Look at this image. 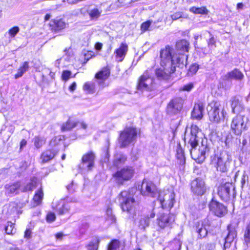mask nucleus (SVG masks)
I'll return each instance as SVG.
<instances>
[{
  "mask_svg": "<svg viewBox=\"0 0 250 250\" xmlns=\"http://www.w3.org/2000/svg\"><path fill=\"white\" fill-rule=\"evenodd\" d=\"M160 58L161 67L152 69L153 72L159 80H167L174 72L176 67L183 68L187 64L188 55L176 53L172 47L167 45L161 50Z\"/></svg>",
  "mask_w": 250,
  "mask_h": 250,
  "instance_id": "f257e3e1",
  "label": "nucleus"
},
{
  "mask_svg": "<svg viewBox=\"0 0 250 250\" xmlns=\"http://www.w3.org/2000/svg\"><path fill=\"white\" fill-rule=\"evenodd\" d=\"M199 128L196 125H192L191 126L190 134L185 139V141L188 145L190 146V152L191 158L199 164L202 163L205 159V154L207 148L206 146L202 145L198 149L196 147L198 145L197 134L199 132Z\"/></svg>",
  "mask_w": 250,
  "mask_h": 250,
  "instance_id": "f03ea898",
  "label": "nucleus"
},
{
  "mask_svg": "<svg viewBox=\"0 0 250 250\" xmlns=\"http://www.w3.org/2000/svg\"><path fill=\"white\" fill-rule=\"evenodd\" d=\"M119 201L124 211L127 212L133 217L136 215V207L138 202L133 198L132 194L128 191H123L119 195Z\"/></svg>",
  "mask_w": 250,
  "mask_h": 250,
  "instance_id": "7ed1b4c3",
  "label": "nucleus"
},
{
  "mask_svg": "<svg viewBox=\"0 0 250 250\" xmlns=\"http://www.w3.org/2000/svg\"><path fill=\"white\" fill-rule=\"evenodd\" d=\"M163 208H171L175 202V194L172 190L160 191L156 197Z\"/></svg>",
  "mask_w": 250,
  "mask_h": 250,
  "instance_id": "20e7f679",
  "label": "nucleus"
},
{
  "mask_svg": "<svg viewBox=\"0 0 250 250\" xmlns=\"http://www.w3.org/2000/svg\"><path fill=\"white\" fill-rule=\"evenodd\" d=\"M152 69L147 70L140 77L138 87L139 89L151 90L153 88V78Z\"/></svg>",
  "mask_w": 250,
  "mask_h": 250,
  "instance_id": "39448f33",
  "label": "nucleus"
},
{
  "mask_svg": "<svg viewBox=\"0 0 250 250\" xmlns=\"http://www.w3.org/2000/svg\"><path fill=\"white\" fill-rule=\"evenodd\" d=\"M137 131L136 128L128 127L121 133L119 141L122 147H125L133 142L136 138Z\"/></svg>",
  "mask_w": 250,
  "mask_h": 250,
  "instance_id": "423d86ee",
  "label": "nucleus"
},
{
  "mask_svg": "<svg viewBox=\"0 0 250 250\" xmlns=\"http://www.w3.org/2000/svg\"><path fill=\"white\" fill-rule=\"evenodd\" d=\"M95 159L96 155L93 151H90L86 153L82 158L81 168L83 171H91L94 167Z\"/></svg>",
  "mask_w": 250,
  "mask_h": 250,
  "instance_id": "0eeeda50",
  "label": "nucleus"
},
{
  "mask_svg": "<svg viewBox=\"0 0 250 250\" xmlns=\"http://www.w3.org/2000/svg\"><path fill=\"white\" fill-rule=\"evenodd\" d=\"M174 221V215L170 213L160 214L157 219V225L161 229H171Z\"/></svg>",
  "mask_w": 250,
  "mask_h": 250,
  "instance_id": "6e6552de",
  "label": "nucleus"
},
{
  "mask_svg": "<svg viewBox=\"0 0 250 250\" xmlns=\"http://www.w3.org/2000/svg\"><path fill=\"white\" fill-rule=\"evenodd\" d=\"M141 192L143 196L156 198L159 192L152 182L145 179L141 185Z\"/></svg>",
  "mask_w": 250,
  "mask_h": 250,
  "instance_id": "1a4fd4ad",
  "label": "nucleus"
},
{
  "mask_svg": "<svg viewBox=\"0 0 250 250\" xmlns=\"http://www.w3.org/2000/svg\"><path fill=\"white\" fill-rule=\"evenodd\" d=\"M134 173V169L132 167H126L117 171L114 176L117 183L122 185L125 181L130 180L133 177Z\"/></svg>",
  "mask_w": 250,
  "mask_h": 250,
  "instance_id": "9d476101",
  "label": "nucleus"
},
{
  "mask_svg": "<svg viewBox=\"0 0 250 250\" xmlns=\"http://www.w3.org/2000/svg\"><path fill=\"white\" fill-rule=\"evenodd\" d=\"M184 101L181 98L171 100L167 106V112L170 115L178 114L182 109Z\"/></svg>",
  "mask_w": 250,
  "mask_h": 250,
  "instance_id": "9b49d317",
  "label": "nucleus"
},
{
  "mask_svg": "<svg viewBox=\"0 0 250 250\" xmlns=\"http://www.w3.org/2000/svg\"><path fill=\"white\" fill-rule=\"evenodd\" d=\"M207 110L209 120L217 123L219 121V103L214 101L210 102L207 107Z\"/></svg>",
  "mask_w": 250,
  "mask_h": 250,
  "instance_id": "f8f14e48",
  "label": "nucleus"
},
{
  "mask_svg": "<svg viewBox=\"0 0 250 250\" xmlns=\"http://www.w3.org/2000/svg\"><path fill=\"white\" fill-rule=\"evenodd\" d=\"M246 125L244 124V117L241 115H238L233 118L231 128L236 135L240 134L242 131L245 128Z\"/></svg>",
  "mask_w": 250,
  "mask_h": 250,
  "instance_id": "ddd939ff",
  "label": "nucleus"
},
{
  "mask_svg": "<svg viewBox=\"0 0 250 250\" xmlns=\"http://www.w3.org/2000/svg\"><path fill=\"white\" fill-rule=\"evenodd\" d=\"M191 188L192 192L198 195H202L206 190L204 181L199 178H196L192 181Z\"/></svg>",
  "mask_w": 250,
  "mask_h": 250,
  "instance_id": "4468645a",
  "label": "nucleus"
},
{
  "mask_svg": "<svg viewBox=\"0 0 250 250\" xmlns=\"http://www.w3.org/2000/svg\"><path fill=\"white\" fill-rule=\"evenodd\" d=\"M219 195V187H215L212 193V198L209 204L210 211L216 216H219V203L217 196Z\"/></svg>",
  "mask_w": 250,
  "mask_h": 250,
  "instance_id": "2eb2a0df",
  "label": "nucleus"
},
{
  "mask_svg": "<svg viewBox=\"0 0 250 250\" xmlns=\"http://www.w3.org/2000/svg\"><path fill=\"white\" fill-rule=\"evenodd\" d=\"M243 73L237 68H235L230 72H228L225 75L222 76V79L224 81L229 82L233 79L236 81H241L244 78Z\"/></svg>",
  "mask_w": 250,
  "mask_h": 250,
  "instance_id": "dca6fc26",
  "label": "nucleus"
},
{
  "mask_svg": "<svg viewBox=\"0 0 250 250\" xmlns=\"http://www.w3.org/2000/svg\"><path fill=\"white\" fill-rule=\"evenodd\" d=\"M68 24L62 19H56L52 20L50 26L52 31L58 33L64 29Z\"/></svg>",
  "mask_w": 250,
  "mask_h": 250,
  "instance_id": "f3484780",
  "label": "nucleus"
},
{
  "mask_svg": "<svg viewBox=\"0 0 250 250\" xmlns=\"http://www.w3.org/2000/svg\"><path fill=\"white\" fill-rule=\"evenodd\" d=\"M52 208L60 215L64 214L68 212L70 208L68 204L66 203L64 200H61L57 203L53 202Z\"/></svg>",
  "mask_w": 250,
  "mask_h": 250,
  "instance_id": "a211bd4d",
  "label": "nucleus"
},
{
  "mask_svg": "<svg viewBox=\"0 0 250 250\" xmlns=\"http://www.w3.org/2000/svg\"><path fill=\"white\" fill-rule=\"evenodd\" d=\"M128 51V45L125 43H122L120 47L114 51L116 61L121 62L124 59Z\"/></svg>",
  "mask_w": 250,
  "mask_h": 250,
  "instance_id": "6ab92c4d",
  "label": "nucleus"
},
{
  "mask_svg": "<svg viewBox=\"0 0 250 250\" xmlns=\"http://www.w3.org/2000/svg\"><path fill=\"white\" fill-rule=\"evenodd\" d=\"M110 75L109 69L106 67H104L101 70L97 72L95 78L98 80L99 84L102 87H104V81L106 80Z\"/></svg>",
  "mask_w": 250,
  "mask_h": 250,
  "instance_id": "aec40b11",
  "label": "nucleus"
},
{
  "mask_svg": "<svg viewBox=\"0 0 250 250\" xmlns=\"http://www.w3.org/2000/svg\"><path fill=\"white\" fill-rule=\"evenodd\" d=\"M102 10L97 8L90 9L88 7H84L81 9V13L84 14L88 12L91 20H97L101 15Z\"/></svg>",
  "mask_w": 250,
  "mask_h": 250,
  "instance_id": "412c9836",
  "label": "nucleus"
},
{
  "mask_svg": "<svg viewBox=\"0 0 250 250\" xmlns=\"http://www.w3.org/2000/svg\"><path fill=\"white\" fill-rule=\"evenodd\" d=\"M204 106V104L202 103L195 104L191 113L192 117L197 120L201 119L203 117Z\"/></svg>",
  "mask_w": 250,
  "mask_h": 250,
  "instance_id": "4be33fe9",
  "label": "nucleus"
},
{
  "mask_svg": "<svg viewBox=\"0 0 250 250\" xmlns=\"http://www.w3.org/2000/svg\"><path fill=\"white\" fill-rule=\"evenodd\" d=\"M229 231L228 234L225 238V243L224 244L225 248L229 246L230 243L233 240L236 236V231L235 229L231 227V225L228 226Z\"/></svg>",
  "mask_w": 250,
  "mask_h": 250,
  "instance_id": "5701e85b",
  "label": "nucleus"
},
{
  "mask_svg": "<svg viewBox=\"0 0 250 250\" xmlns=\"http://www.w3.org/2000/svg\"><path fill=\"white\" fill-rule=\"evenodd\" d=\"M79 123V121L73 118H69L67 121L62 126V131H68L75 127Z\"/></svg>",
  "mask_w": 250,
  "mask_h": 250,
  "instance_id": "b1692460",
  "label": "nucleus"
},
{
  "mask_svg": "<svg viewBox=\"0 0 250 250\" xmlns=\"http://www.w3.org/2000/svg\"><path fill=\"white\" fill-rule=\"evenodd\" d=\"M126 160V157L122 153H117L114 155L113 162L114 167H118L125 164Z\"/></svg>",
  "mask_w": 250,
  "mask_h": 250,
  "instance_id": "393cba45",
  "label": "nucleus"
},
{
  "mask_svg": "<svg viewBox=\"0 0 250 250\" xmlns=\"http://www.w3.org/2000/svg\"><path fill=\"white\" fill-rule=\"evenodd\" d=\"M21 185L20 182H16L11 185H6L5 186L6 193L8 194L14 193L18 194L19 191L21 190Z\"/></svg>",
  "mask_w": 250,
  "mask_h": 250,
  "instance_id": "a878e982",
  "label": "nucleus"
},
{
  "mask_svg": "<svg viewBox=\"0 0 250 250\" xmlns=\"http://www.w3.org/2000/svg\"><path fill=\"white\" fill-rule=\"evenodd\" d=\"M210 166L211 168H214L218 171L219 166V152L218 150H214L213 154L210 156Z\"/></svg>",
  "mask_w": 250,
  "mask_h": 250,
  "instance_id": "bb28decb",
  "label": "nucleus"
},
{
  "mask_svg": "<svg viewBox=\"0 0 250 250\" xmlns=\"http://www.w3.org/2000/svg\"><path fill=\"white\" fill-rule=\"evenodd\" d=\"M56 151L55 150H47L44 151L42 155L41 159L43 163H46L52 159L56 154Z\"/></svg>",
  "mask_w": 250,
  "mask_h": 250,
  "instance_id": "cd10ccee",
  "label": "nucleus"
},
{
  "mask_svg": "<svg viewBox=\"0 0 250 250\" xmlns=\"http://www.w3.org/2000/svg\"><path fill=\"white\" fill-rule=\"evenodd\" d=\"M231 107L234 113H238L244 109V106L241 101L236 98H234L231 103Z\"/></svg>",
  "mask_w": 250,
  "mask_h": 250,
  "instance_id": "c85d7f7f",
  "label": "nucleus"
},
{
  "mask_svg": "<svg viewBox=\"0 0 250 250\" xmlns=\"http://www.w3.org/2000/svg\"><path fill=\"white\" fill-rule=\"evenodd\" d=\"M189 43L185 40H182L178 41L176 43V48L178 51L183 52H188L189 48Z\"/></svg>",
  "mask_w": 250,
  "mask_h": 250,
  "instance_id": "c756f323",
  "label": "nucleus"
},
{
  "mask_svg": "<svg viewBox=\"0 0 250 250\" xmlns=\"http://www.w3.org/2000/svg\"><path fill=\"white\" fill-rule=\"evenodd\" d=\"M38 179L37 178L34 177L31 180V182L27 184L23 188H21V192H26L27 191H31L34 189L37 186Z\"/></svg>",
  "mask_w": 250,
  "mask_h": 250,
  "instance_id": "7c9ffc66",
  "label": "nucleus"
},
{
  "mask_svg": "<svg viewBox=\"0 0 250 250\" xmlns=\"http://www.w3.org/2000/svg\"><path fill=\"white\" fill-rule=\"evenodd\" d=\"M29 66L28 62H24L22 65L18 69V73L15 75V78L18 79L21 77L23 74L29 69Z\"/></svg>",
  "mask_w": 250,
  "mask_h": 250,
  "instance_id": "2f4dec72",
  "label": "nucleus"
},
{
  "mask_svg": "<svg viewBox=\"0 0 250 250\" xmlns=\"http://www.w3.org/2000/svg\"><path fill=\"white\" fill-rule=\"evenodd\" d=\"M43 197V193L42 189L41 188L35 194L33 197V201L34 202V206L39 205L42 200Z\"/></svg>",
  "mask_w": 250,
  "mask_h": 250,
  "instance_id": "473e14b6",
  "label": "nucleus"
},
{
  "mask_svg": "<svg viewBox=\"0 0 250 250\" xmlns=\"http://www.w3.org/2000/svg\"><path fill=\"white\" fill-rule=\"evenodd\" d=\"M189 11L195 14H207L208 10L205 7H196L193 6L189 9Z\"/></svg>",
  "mask_w": 250,
  "mask_h": 250,
  "instance_id": "72a5a7b5",
  "label": "nucleus"
},
{
  "mask_svg": "<svg viewBox=\"0 0 250 250\" xmlns=\"http://www.w3.org/2000/svg\"><path fill=\"white\" fill-rule=\"evenodd\" d=\"M45 142L43 137L41 136H36L34 138V145L36 148H39L42 147Z\"/></svg>",
  "mask_w": 250,
  "mask_h": 250,
  "instance_id": "f704fd0d",
  "label": "nucleus"
},
{
  "mask_svg": "<svg viewBox=\"0 0 250 250\" xmlns=\"http://www.w3.org/2000/svg\"><path fill=\"white\" fill-rule=\"evenodd\" d=\"M106 221L108 222L109 223H113L116 221V218L114 215L112 214V211L111 208H108L106 211Z\"/></svg>",
  "mask_w": 250,
  "mask_h": 250,
  "instance_id": "c9c22d12",
  "label": "nucleus"
},
{
  "mask_svg": "<svg viewBox=\"0 0 250 250\" xmlns=\"http://www.w3.org/2000/svg\"><path fill=\"white\" fill-rule=\"evenodd\" d=\"M227 185H229V183H226L225 184V186L222 187L221 188V192H222L224 190L225 192V197H221V198L223 200H225L226 201H227L229 198V191H230L229 188L227 186Z\"/></svg>",
  "mask_w": 250,
  "mask_h": 250,
  "instance_id": "e433bc0d",
  "label": "nucleus"
},
{
  "mask_svg": "<svg viewBox=\"0 0 250 250\" xmlns=\"http://www.w3.org/2000/svg\"><path fill=\"white\" fill-rule=\"evenodd\" d=\"M149 222L150 221L148 218L144 217L140 220L139 227L141 229H145L146 227L149 226Z\"/></svg>",
  "mask_w": 250,
  "mask_h": 250,
  "instance_id": "4c0bfd02",
  "label": "nucleus"
},
{
  "mask_svg": "<svg viewBox=\"0 0 250 250\" xmlns=\"http://www.w3.org/2000/svg\"><path fill=\"white\" fill-rule=\"evenodd\" d=\"M83 90L88 93H93L94 89V84L93 83L87 82L83 85Z\"/></svg>",
  "mask_w": 250,
  "mask_h": 250,
  "instance_id": "58836bf2",
  "label": "nucleus"
},
{
  "mask_svg": "<svg viewBox=\"0 0 250 250\" xmlns=\"http://www.w3.org/2000/svg\"><path fill=\"white\" fill-rule=\"evenodd\" d=\"M209 138L213 144L219 143V136L216 131H212L209 134Z\"/></svg>",
  "mask_w": 250,
  "mask_h": 250,
  "instance_id": "ea45409f",
  "label": "nucleus"
},
{
  "mask_svg": "<svg viewBox=\"0 0 250 250\" xmlns=\"http://www.w3.org/2000/svg\"><path fill=\"white\" fill-rule=\"evenodd\" d=\"M5 232L8 234H12L15 232V229H14V224L11 222H8L7 226L5 228Z\"/></svg>",
  "mask_w": 250,
  "mask_h": 250,
  "instance_id": "a19ab883",
  "label": "nucleus"
},
{
  "mask_svg": "<svg viewBox=\"0 0 250 250\" xmlns=\"http://www.w3.org/2000/svg\"><path fill=\"white\" fill-rule=\"evenodd\" d=\"M120 242L116 240H112L109 244L107 250H117L119 248Z\"/></svg>",
  "mask_w": 250,
  "mask_h": 250,
  "instance_id": "79ce46f5",
  "label": "nucleus"
},
{
  "mask_svg": "<svg viewBox=\"0 0 250 250\" xmlns=\"http://www.w3.org/2000/svg\"><path fill=\"white\" fill-rule=\"evenodd\" d=\"M244 239L245 242L247 244L250 243V222L246 227L244 233Z\"/></svg>",
  "mask_w": 250,
  "mask_h": 250,
  "instance_id": "37998d69",
  "label": "nucleus"
},
{
  "mask_svg": "<svg viewBox=\"0 0 250 250\" xmlns=\"http://www.w3.org/2000/svg\"><path fill=\"white\" fill-rule=\"evenodd\" d=\"M199 69V65L197 63L192 64L189 67L188 74L189 76H192L195 74Z\"/></svg>",
  "mask_w": 250,
  "mask_h": 250,
  "instance_id": "c03bdc74",
  "label": "nucleus"
},
{
  "mask_svg": "<svg viewBox=\"0 0 250 250\" xmlns=\"http://www.w3.org/2000/svg\"><path fill=\"white\" fill-rule=\"evenodd\" d=\"M177 157L178 159L180 160L181 163L185 161L184 152L181 148H178L177 149Z\"/></svg>",
  "mask_w": 250,
  "mask_h": 250,
  "instance_id": "a18cd8bd",
  "label": "nucleus"
},
{
  "mask_svg": "<svg viewBox=\"0 0 250 250\" xmlns=\"http://www.w3.org/2000/svg\"><path fill=\"white\" fill-rule=\"evenodd\" d=\"M197 232L200 238L205 237L208 233L206 229L203 226L197 230Z\"/></svg>",
  "mask_w": 250,
  "mask_h": 250,
  "instance_id": "49530a36",
  "label": "nucleus"
},
{
  "mask_svg": "<svg viewBox=\"0 0 250 250\" xmlns=\"http://www.w3.org/2000/svg\"><path fill=\"white\" fill-rule=\"evenodd\" d=\"M172 21L177 20L180 18H186L182 12H177L170 15Z\"/></svg>",
  "mask_w": 250,
  "mask_h": 250,
  "instance_id": "de8ad7c7",
  "label": "nucleus"
},
{
  "mask_svg": "<svg viewBox=\"0 0 250 250\" xmlns=\"http://www.w3.org/2000/svg\"><path fill=\"white\" fill-rule=\"evenodd\" d=\"M19 31V27L14 26L9 30L8 33L11 37H14Z\"/></svg>",
  "mask_w": 250,
  "mask_h": 250,
  "instance_id": "09e8293b",
  "label": "nucleus"
},
{
  "mask_svg": "<svg viewBox=\"0 0 250 250\" xmlns=\"http://www.w3.org/2000/svg\"><path fill=\"white\" fill-rule=\"evenodd\" d=\"M151 23V21H147L141 24V28L143 32L147 30Z\"/></svg>",
  "mask_w": 250,
  "mask_h": 250,
  "instance_id": "8fccbe9b",
  "label": "nucleus"
},
{
  "mask_svg": "<svg viewBox=\"0 0 250 250\" xmlns=\"http://www.w3.org/2000/svg\"><path fill=\"white\" fill-rule=\"evenodd\" d=\"M71 75V71L68 70L63 71L62 75V79L65 81H66L69 79Z\"/></svg>",
  "mask_w": 250,
  "mask_h": 250,
  "instance_id": "3c124183",
  "label": "nucleus"
},
{
  "mask_svg": "<svg viewBox=\"0 0 250 250\" xmlns=\"http://www.w3.org/2000/svg\"><path fill=\"white\" fill-rule=\"evenodd\" d=\"M119 3L120 4L119 6H128L132 3V0H118Z\"/></svg>",
  "mask_w": 250,
  "mask_h": 250,
  "instance_id": "603ef678",
  "label": "nucleus"
},
{
  "mask_svg": "<svg viewBox=\"0 0 250 250\" xmlns=\"http://www.w3.org/2000/svg\"><path fill=\"white\" fill-rule=\"evenodd\" d=\"M55 215L54 213L52 212H49L47 214L46 216V220L48 222H53L55 220Z\"/></svg>",
  "mask_w": 250,
  "mask_h": 250,
  "instance_id": "864d4df0",
  "label": "nucleus"
},
{
  "mask_svg": "<svg viewBox=\"0 0 250 250\" xmlns=\"http://www.w3.org/2000/svg\"><path fill=\"white\" fill-rule=\"evenodd\" d=\"M228 212L227 207L220 204V216L226 214Z\"/></svg>",
  "mask_w": 250,
  "mask_h": 250,
  "instance_id": "5fc2aeb1",
  "label": "nucleus"
},
{
  "mask_svg": "<svg viewBox=\"0 0 250 250\" xmlns=\"http://www.w3.org/2000/svg\"><path fill=\"white\" fill-rule=\"evenodd\" d=\"M193 87V84L192 83H189L186 85H184L181 89L184 91H189Z\"/></svg>",
  "mask_w": 250,
  "mask_h": 250,
  "instance_id": "6e6d98bb",
  "label": "nucleus"
},
{
  "mask_svg": "<svg viewBox=\"0 0 250 250\" xmlns=\"http://www.w3.org/2000/svg\"><path fill=\"white\" fill-rule=\"evenodd\" d=\"M222 116L223 117V122L224 123H227V120H228V114L227 112L224 110L222 109Z\"/></svg>",
  "mask_w": 250,
  "mask_h": 250,
  "instance_id": "4d7b16f0",
  "label": "nucleus"
},
{
  "mask_svg": "<svg viewBox=\"0 0 250 250\" xmlns=\"http://www.w3.org/2000/svg\"><path fill=\"white\" fill-rule=\"evenodd\" d=\"M215 248V244L214 243H209L206 246V250H212Z\"/></svg>",
  "mask_w": 250,
  "mask_h": 250,
  "instance_id": "13d9d810",
  "label": "nucleus"
},
{
  "mask_svg": "<svg viewBox=\"0 0 250 250\" xmlns=\"http://www.w3.org/2000/svg\"><path fill=\"white\" fill-rule=\"evenodd\" d=\"M77 87V84L75 82H73L69 87V90L71 92H73Z\"/></svg>",
  "mask_w": 250,
  "mask_h": 250,
  "instance_id": "bf43d9fd",
  "label": "nucleus"
},
{
  "mask_svg": "<svg viewBox=\"0 0 250 250\" xmlns=\"http://www.w3.org/2000/svg\"><path fill=\"white\" fill-rule=\"evenodd\" d=\"M215 41L214 40V39L213 37H211L210 38L208 42V46L210 47H212L213 45H215Z\"/></svg>",
  "mask_w": 250,
  "mask_h": 250,
  "instance_id": "052dcab7",
  "label": "nucleus"
},
{
  "mask_svg": "<svg viewBox=\"0 0 250 250\" xmlns=\"http://www.w3.org/2000/svg\"><path fill=\"white\" fill-rule=\"evenodd\" d=\"M31 231L29 229H27L24 233V237L27 239L30 237Z\"/></svg>",
  "mask_w": 250,
  "mask_h": 250,
  "instance_id": "680f3d73",
  "label": "nucleus"
},
{
  "mask_svg": "<svg viewBox=\"0 0 250 250\" xmlns=\"http://www.w3.org/2000/svg\"><path fill=\"white\" fill-rule=\"evenodd\" d=\"M78 124L80 125L81 127L83 129H86L87 127V125L83 121L81 122H79Z\"/></svg>",
  "mask_w": 250,
  "mask_h": 250,
  "instance_id": "e2e57ef3",
  "label": "nucleus"
},
{
  "mask_svg": "<svg viewBox=\"0 0 250 250\" xmlns=\"http://www.w3.org/2000/svg\"><path fill=\"white\" fill-rule=\"evenodd\" d=\"M103 44L100 42H97L95 44V48L97 50H100L102 48Z\"/></svg>",
  "mask_w": 250,
  "mask_h": 250,
  "instance_id": "0e129e2a",
  "label": "nucleus"
},
{
  "mask_svg": "<svg viewBox=\"0 0 250 250\" xmlns=\"http://www.w3.org/2000/svg\"><path fill=\"white\" fill-rule=\"evenodd\" d=\"M97 248L96 245L94 244H90L88 246V250H97Z\"/></svg>",
  "mask_w": 250,
  "mask_h": 250,
  "instance_id": "69168bd1",
  "label": "nucleus"
},
{
  "mask_svg": "<svg viewBox=\"0 0 250 250\" xmlns=\"http://www.w3.org/2000/svg\"><path fill=\"white\" fill-rule=\"evenodd\" d=\"M27 142L25 139H22L20 143V148L21 149L23 147L25 146L26 145Z\"/></svg>",
  "mask_w": 250,
  "mask_h": 250,
  "instance_id": "338daca9",
  "label": "nucleus"
},
{
  "mask_svg": "<svg viewBox=\"0 0 250 250\" xmlns=\"http://www.w3.org/2000/svg\"><path fill=\"white\" fill-rule=\"evenodd\" d=\"M244 4L242 2H240L237 3V10H242L243 9Z\"/></svg>",
  "mask_w": 250,
  "mask_h": 250,
  "instance_id": "774afa93",
  "label": "nucleus"
}]
</instances>
